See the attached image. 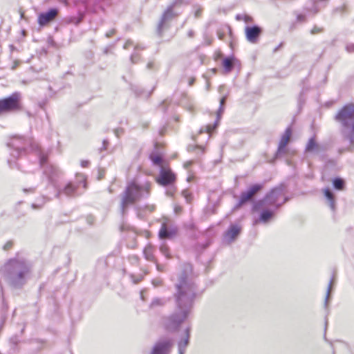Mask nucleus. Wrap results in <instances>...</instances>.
Wrapping results in <instances>:
<instances>
[{"label":"nucleus","mask_w":354,"mask_h":354,"mask_svg":"<svg viewBox=\"0 0 354 354\" xmlns=\"http://www.w3.org/2000/svg\"><path fill=\"white\" fill-rule=\"evenodd\" d=\"M76 177L77 180L76 183L69 181L63 187L57 185V188H55L56 189L55 197L59 199L62 194L69 198H75L81 195L82 193L79 192L80 185L82 184L84 189L87 187L86 177L84 174H77Z\"/></svg>","instance_id":"nucleus-6"},{"label":"nucleus","mask_w":354,"mask_h":354,"mask_svg":"<svg viewBox=\"0 0 354 354\" xmlns=\"http://www.w3.org/2000/svg\"><path fill=\"white\" fill-rule=\"evenodd\" d=\"M43 199L45 200L43 203H46V201H50V198L45 196H43Z\"/></svg>","instance_id":"nucleus-61"},{"label":"nucleus","mask_w":354,"mask_h":354,"mask_svg":"<svg viewBox=\"0 0 354 354\" xmlns=\"http://www.w3.org/2000/svg\"><path fill=\"white\" fill-rule=\"evenodd\" d=\"M222 65L225 73L232 71L234 65V58L233 57H227L223 59Z\"/></svg>","instance_id":"nucleus-25"},{"label":"nucleus","mask_w":354,"mask_h":354,"mask_svg":"<svg viewBox=\"0 0 354 354\" xmlns=\"http://www.w3.org/2000/svg\"><path fill=\"white\" fill-rule=\"evenodd\" d=\"M10 342L14 345H17L19 342V340L17 337H12L10 338Z\"/></svg>","instance_id":"nucleus-48"},{"label":"nucleus","mask_w":354,"mask_h":354,"mask_svg":"<svg viewBox=\"0 0 354 354\" xmlns=\"http://www.w3.org/2000/svg\"><path fill=\"white\" fill-rule=\"evenodd\" d=\"M26 142L27 140L24 137L16 136L12 137L10 141L8 142V146L13 149V151L11 152V156L13 158H18L21 153L25 151Z\"/></svg>","instance_id":"nucleus-11"},{"label":"nucleus","mask_w":354,"mask_h":354,"mask_svg":"<svg viewBox=\"0 0 354 354\" xmlns=\"http://www.w3.org/2000/svg\"><path fill=\"white\" fill-rule=\"evenodd\" d=\"M263 185L261 183H255L250 185L247 190L241 192L239 201L236 205L235 208H239L244 204L250 201H253L254 196L263 189Z\"/></svg>","instance_id":"nucleus-9"},{"label":"nucleus","mask_w":354,"mask_h":354,"mask_svg":"<svg viewBox=\"0 0 354 354\" xmlns=\"http://www.w3.org/2000/svg\"><path fill=\"white\" fill-rule=\"evenodd\" d=\"M145 259L148 261L156 262V259L153 254L151 247L149 246L144 249L143 251Z\"/></svg>","instance_id":"nucleus-30"},{"label":"nucleus","mask_w":354,"mask_h":354,"mask_svg":"<svg viewBox=\"0 0 354 354\" xmlns=\"http://www.w3.org/2000/svg\"><path fill=\"white\" fill-rule=\"evenodd\" d=\"M87 222L89 223V224H92L93 223V217L92 216H88L87 218Z\"/></svg>","instance_id":"nucleus-58"},{"label":"nucleus","mask_w":354,"mask_h":354,"mask_svg":"<svg viewBox=\"0 0 354 354\" xmlns=\"http://www.w3.org/2000/svg\"><path fill=\"white\" fill-rule=\"evenodd\" d=\"M334 120L338 123L342 138L348 142V146L340 148L339 154L354 150V104L348 103L343 106L336 113Z\"/></svg>","instance_id":"nucleus-3"},{"label":"nucleus","mask_w":354,"mask_h":354,"mask_svg":"<svg viewBox=\"0 0 354 354\" xmlns=\"http://www.w3.org/2000/svg\"><path fill=\"white\" fill-rule=\"evenodd\" d=\"M236 19H237V20H241V19H243V15H237L236 16Z\"/></svg>","instance_id":"nucleus-59"},{"label":"nucleus","mask_w":354,"mask_h":354,"mask_svg":"<svg viewBox=\"0 0 354 354\" xmlns=\"http://www.w3.org/2000/svg\"><path fill=\"white\" fill-rule=\"evenodd\" d=\"M326 147L323 145L319 144L316 141L315 136H313L309 138L305 147L306 153H310L315 156H319L322 158L324 156V154L326 152Z\"/></svg>","instance_id":"nucleus-12"},{"label":"nucleus","mask_w":354,"mask_h":354,"mask_svg":"<svg viewBox=\"0 0 354 354\" xmlns=\"http://www.w3.org/2000/svg\"><path fill=\"white\" fill-rule=\"evenodd\" d=\"M13 245V243L12 241H8L4 245H3V250H10Z\"/></svg>","instance_id":"nucleus-40"},{"label":"nucleus","mask_w":354,"mask_h":354,"mask_svg":"<svg viewBox=\"0 0 354 354\" xmlns=\"http://www.w3.org/2000/svg\"><path fill=\"white\" fill-rule=\"evenodd\" d=\"M176 179L175 174L169 167L162 166L160 169L159 175L156 178V182L161 186L167 187L173 185Z\"/></svg>","instance_id":"nucleus-10"},{"label":"nucleus","mask_w":354,"mask_h":354,"mask_svg":"<svg viewBox=\"0 0 354 354\" xmlns=\"http://www.w3.org/2000/svg\"><path fill=\"white\" fill-rule=\"evenodd\" d=\"M187 35H188V37H190V38L193 37H194V30H189V32H188V33H187Z\"/></svg>","instance_id":"nucleus-53"},{"label":"nucleus","mask_w":354,"mask_h":354,"mask_svg":"<svg viewBox=\"0 0 354 354\" xmlns=\"http://www.w3.org/2000/svg\"><path fill=\"white\" fill-rule=\"evenodd\" d=\"M156 264V268L158 271H160V272H162L163 271V266H161L160 265L159 263H158L157 261H156V262H154Z\"/></svg>","instance_id":"nucleus-49"},{"label":"nucleus","mask_w":354,"mask_h":354,"mask_svg":"<svg viewBox=\"0 0 354 354\" xmlns=\"http://www.w3.org/2000/svg\"><path fill=\"white\" fill-rule=\"evenodd\" d=\"M133 41H131V40L129 39V40H127V41L125 42V44H124V49H127V48H129V47H131V46H133Z\"/></svg>","instance_id":"nucleus-41"},{"label":"nucleus","mask_w":354,"mask_h":354,"mask_svg":"<svg viewBox=\"0 0 354 354\" xmlns=\"http://www.w3.org/2000/svg\"><path fill=\"white\" fill-rule=\"evenodd\" d=\"M283 46V43L279 44L274 50L273 52L276 53L281 46Z\"/></svg>","instance_id":"nucleus-54"},{"label":"nucleus","mask_w":354,"mask_h":354,"mask_svg":"<svg viewBox=\"0 0 354 354\" xmlns=\"http://www.w3.org/2000/svg\"><path fill=\"white\" fill-rule=\"evenodd\" d=\"M333 187L338 191H342L345 189V180L340 177H335L332 180Z\"/></svg>","instance_id":"nucleus-27"},{"label":"nucleus","mask_w":354,"mask_h":354,"mask_svg":"<svg viewBox=\"0 0 354 354\" xmlns=\"http://www.w3.org/2000/svg\"><path fill=\"white\" fill-rule=\"evenodd\" d=\"M115 33V29H111L109 31L106 32V34H105V36L107 37V38H110Z\"/></svg>","instance_id":"nucleus-44"},{"label":"nucleus","mask_w":354,"mask_h":354,"mask_svg":"<svg viewBox=\"0 0 354 354\" xmlns=\"http://www.w3.org/2000/svg\"><path fill=\"white\" fill-rule=\"evenodd\" d=\"M304 100L303 99V91L301 92V93L299 94V103L301 104V101H304Z\"/></svg>","instance_id":"nucleus-56"},{"label":"nucleus","mask_w":354,"mask_h":354,"mask_svg":"<svg viewBox=\"0 0 354 354\" xmlns=\"http://www.w3.org/2000/svg\"><path fill=\"white\" fill-rule=\"evenodd\" d=\"M21 95L19 92H15L10 96L0 100V115L4 113H10L19 111Z\"/></svg>","instance_id":"nucleus-8"},{"label":"nucleus","mask_w":354,"mask_h":354,"mask_svg":"<svg viewBox=\"0 0 354 354\" xmlns=\"http://www.w3.org/2000/svg\"><path fill=\"white\" fill-rule=\"evenodd\" d=\"M245 32L247 40L252 44H255L262 33V28L257 25L246 26Z\"/></svg>","instance_id":"nucleus-16"},{"label":"nucleus","mask_w":354,"mask_h":354,"mask_svg":"<svg viewBox=\"0 0 354 354\" xmlns=\"http://www.w3.org/2000/svg\"><path fill=\"white\" fill-rule=\"evenodd\" d=\"M192 161H187V162H185V164H184V167H185L186 169H187V168H189V167L192 165Z\"/></svg>","instance_id":"nucleus-52"},{"label":"nucleus","mask_w":354,"mask_h":354,"mask_svg":"<svg viewBox=\"0 0 354 354\" xmlns=\"http://www.w3.org/2000/svg\"><path fill=\"white\" fill-rule=\"evenodd\" d=\"M89 163L88 160H82L81 162V166L83 167H87L89 165Z\"/></svg>","instance_id":"nucleus-50"},{"label":"nucleus","mask_w":354,"mask_h":354,"mask_svg":"<svg viewBox=\"0 0 354 354\" xmlns=\"http://www.w3.org/2000/svg\"><path fill=\"white\" fill-rule=\"evenodd\" d=\"M241 232V227L236 224L230 225L228 230L225 232V238L229 243L234 241Z\"/></svg>","instance_id":"nucleus-21"},{"label":"nucleus","mask_w":354,"mask_h":354,"mask_svg":"<svg viewBox=\"0 0 354 354\" xmlns=\"http://www.w3.org/2000/svg\"><path fill=\"white\" fill-rule=\"evenodd\" d=\"M226 100H227V95H224L220 99V106L216 112V120L213 124H208L206 127V130H205L206 131L209 132V131H211L212 128H217V127L218 126L220 120H221V116L224 112V107H225Z\"/></svg>","instance_id":"nucleus-20"},{"label":"nucleus","mask_w":354,"mask_h":354,"mask_svg":"<svg viewBox=\"0 0 354 354\" xmlns=\"http://www.w3.org/2000/svg\"><path fill=\"white\" fill-rule=\"evenodd\" d=\"M167 304V299L164 298L156 297L151 301L149 308H156L158 307L164 306Z\"/></svg>","instance_id":"nucleus-28"},{"label":"nucleus","mask_w":354,"mask_h":354,"mask_svg":"<svg viewBox=\"0 0 354 354\" xmlns=\"http://www.w3.org/2000/svg\"><path fill=\"white\" fill-rule=\"evenodd\" d=\"M283 195L284 186L283 185L277 186L268 192L262 199L254 201L252 210L257 212L263 206H273L274 209H279L283 204L288 201V198L285 197L283 202L279 203V198Z\"/></svg>","instance_id":"nucleus-5"},{"label":"nucleus","mask_w":354,"mask_h":354,"mask_svg":"<svg viewBox=\"0 0 354 354\" xmlns=\"http://www.w3.org/2000/svg\"><path fill=\"white\" fill-rule=\"evenodd\" d=\"M159 250L160 251V252L168 259H171V255L170 254V252H169V246L166 244L165 242H163L160 244V247H159Z\"/></svg>","instance_id":"nucleus-31"},{"label":"nucleus","mask_w":354,"mask_h":354,"mask_svg":"<svg viewBox=\"0 0 354 354\" xmlns=\"http://www.w3.org/2000/svg\"><path fill=\"white\" fill-rule=\"evenodd\" d=\"M333 279H331L329 281V283H328V288H327V291H326V297H325V299H324V308L326 309V310L327 311V313H326V315L325 317V323H324V332L326 333V328H327V326H328V318H327V316L329 313V310H328V301H329V299H330V292H331V290H332V285H333Z\"/></svg>","instance_id":"nucleus-23"},{"label":"nucleus","mask_w":354,"mask_h":354,"mask_svg":"<svg viewBox=\"0 0 354 354\" xmlns=\"http://www.w3.org/2000/svg\"><path fill=\"white\" fill-rule=\"evenodd\" d=\"M150 160H151L152 163L155 166H160V167L162 166H164L163 164V158L160 155L158 154H151L149 156Z\"/></svg>","instance_id":"nucleus-29"},{"label":"nucleus","mask_w":354,"mask_h":354,"mask_svg":"<svg viewBox=\"0 0 354 354\" xmlns=\"http://www.w3.org/2000/svg\"><path fill=\"white\" fill-rule=\"evenodd\" d=\"M323 31V28L318 27L317 26H315L310 30V33L312 35H315L320 33Z\"/></svg>","instance_id":"nucleus-35"},{"label":"nucleus","mask_w":354,"mask_h":354,"mask_svg":"<svg viewBox=\"0 0 354 354\" xmlns=\"http://www.w3.org/2000/svg\"><path fill=\"white\" fill-rule=\"evenodd\" d=\"M274 216V211L267 208L261 210L259 214V221L263 223H268Z\"/></svg>","instance_id":"nucleus-24"},{"label":"nucleus","mask_w":354,"mask_h":354,"mask_svg":"<svg viewBox=\"0 0 354 354\" xmlns=\"http://www.w3.org/2000/svg\"><path fill=\"white\" fill-rule=\"evenodd\" d=\"M196 148L201 149H202V153H203V152H204L203 149L202 148V147L198 146V145H196V146H191V145H190V146H189V147H188V150H189V151H192V150H194V149H196Z\"/></svg>","instance_id":"nucleus-47"},{"label":"nucleus","mask_w":354,"mask_h":354,"mask_svg":"<svg viewBox=\"0 0 354 354\" xmlns=\"http://www.w3.org/2000/svg\"><path fill=\"white\" fill-rule=\"evenodd\" d=\"M150 187L151 185L148 182L143 185H139L134 181L129 183L121 194L122 214H124L126 209L130 205L134 204L143 198H147L149 195Z\"/></svg>","instance_id":"nucleus-4"},{"label":"nucleus","mask_w":354,"mask_h":354,"mask_svg":"<svg viewBox=\"0 0 354 354\" xmlns=\"http://www.w3.org/2000/svg\"><path fill=\"white\" fill-rule=\"evenodd\" d=\"M191 337V328L187 327L180 335L178 341V354H185L187 348L188 347L190 342Z\"/></svg>","instance_id":"nucleus-15"},{"label":"nucleus","mask_w":354,"mask_h":354,"mask_svg":"<svg viewBox=\"0 0 354 354\" xmlns=\"http://www.w3.org/2000/svg\"><path fill=\"white\" fill-rule=\"evenodd\" d=\"M84 17L83 12H79L76 16H70L65 18V22L68 24L78 25L81 23Z\"/></svg>","instance_id":"nucleus-26"},{"label":"nucleus","mask_w":354,"mask_h":354,"mask_svg":"<svg viewBox=\"0 0 354 354\" xmlns=\"http://www.w3.org/2000/svg\"><path fill=\"white\" fill-rule=\"evenodd\" d=\"M109 144V142L107 139H104L103 141H102V146L101 148H100V151L102 152V151H104V150H106L107 149V147Z\"/></svg>","instance_id":"nucleus-38"},{"label":"nucleus","mask_w":354,"mask_h":354,"mask_svg":"<svg viewBox=\"0 0 354 354\" xmlns=\"http://www.w3.org/2000/svg\"><path fill=\"white\" fill-rule=\"evenodd\" d=\"M144 48V47H142L140 45H136L134 47L135 50H143Z\"/></svg>","instance_id":"nucleus-55"},{"label":"nucleus","mask_w":354,"mask_h":354,"mask_svg":"<svg viewBox=\"0 0 354 354\" xmlns=\"http://www.w3.org/2000/svg\"><path fill=\"white\" fill-rule=\"evenodd\" d=\"M178 233V227L176 226H168L166 223H162L158 232L160 239H171Z\"/></svg>","instance_id":"nucleus-19"},{"label":"nucleus","mask_w":354,"mask_h":354,"mask_svg":"<svg viewBox=\"0 0 354 354\" xmlns=\"http://www.w3.org/2000/svg\"><path fill=\"white\" fill-rule=\"evenodd\" d=\"M243 20L245 23H250L253 21V19L252 17L245 15L243 16Z\"/></svg>","instance_id":"nucleus-46"},{"label":"nucleus","mask_w":354,"mask_h":354,"mask_svg":"<svg viewBox=\"0 0 354 354\" xmlns=\"http://www.w3.org/2000/svg\"><path fill=\"white\" fill-rule=\"evenodd\" d=\"M346 50L349 53H354V44H353V43L347 44L346 45Z\"/></svg>","instance_id":"nucleus-37"},{"label":"nucleus","mask_w":354,"mask_h":354,"mask_svg":"<svg viewBox=\"0 0 354 354\" xmlns=\"http://www.w3.org/2000/svg\"><path fill=\"white\" fill-rule=\"evenodd\" d=\"M292 135V129L290 127H288L279 140L278 148L275 153V157L278 158L281 153H283L286 150V147Z\"/></svg>","instance_id":"nucleus-18"},{"label":"nucleus","mask_w":354,"mask_h":354,"mask_svg":"<svg viewBox=\"0 0 354 354\" xmlns=\"http://www.w3.org/2000/svg\"><path fill=\"white\" fill-rule=\"evenodd\" d=\"M152 283L154 287H158L162 285V281L160 279H154L152 281Z\"/></svg>","instance_id":"nucleus-45"},{"label":"nucleus","mask_w":354,"mask_h":354,"mask_svg":"<svg viewBox=\"0 0 354 354\" xmlns=\"http://www.w3.org/2000/svg\"><path fill=\"white\" fill-rule=\"evenodd\" d=\"M39 165L43 169L44 174L47 177L49 183L57 188V181L62 176V171L55 165L48 163V157L46 155L39 153Z\"/></svg>","instance_id":"nucleus-7"},{"label":"nucleus","mask_w":354,"mask_h":354,"mask_svg":"<svg viewBox=\"0 0 354 354\" xmlns=\"http://www.w3.org/2000/svg\"><path fill=\"white\" fill-rule=\"evenodd\" d=\"M113 132H114V134L115 136L117 137V138H120L122 135L124 134V130L123 128H121V127H119V128H117V129H115L113 130Z\"/></svg>","instance_id":"nucleus-34"},{"label":"nucleus","mask_w":354,"mask_h":354,"mask_svg":"<svg viewBox=\"0 0 354 354\" xmlns=\"http://www.w3.org/2000/svg\"><path fill=\"white\" fill-rule=\"evenodd\" d=\"M201 9H197L195 12H194V15L196 17H199L201 16Z\"/></svg>","instance_id":"nucleus-51"},{"label":"nucleus","mask_w":354,"mask_h":354,"mask_svg":"<svg viewBox=\"0 0 354 354\" xmlns=\"http://www.w3.org/2000/svg\"><path fill=\"white\" fill-rule=\"evenodd\" d=\"M187 270V265L182 271L178 282L175 285V310L165 320V326L170 332H175L179 329L181 324L188 318L194 307L196 286L189 279Z\"/></svg>","instance_id":"nucleus-1"},{"label":"nucleus","mask_w":354,"mask_h":354,"mask_svg":"<svg viewBox=\"0 0 354 354\" xmlns=\"http://www.w3.org/2000/svg\"><path fill=\"white\" fill-rule=\"evenodd\" d=\"M194 81H195V79H194V78H191V79H189V86L193 85V84H194Z\"/></svg>","instance_id":"nucleus-60"},{"label":"nucleus","mask_w":354,"mask_h":354,"mask_svg":"<svg viewBox=\"0 0 354 354\" xmlns=\"http://www.w3.org/2000/svg\"><path fill=\"white\" fill-rule=\"evenodd\" d=\"M104 54H107V53H109V48H105V49L104 50Z\"/></svg>","instance_id":"nucleus-64"},{"label":"nucleus","mask_w":354,"mask_h":354,"mask_svg":"<svg viewBox=\"0 0 354 354\" xmlns=\"http://www.w3.org/2000/svg\"><path fill=\"white\" fill-rule=\"evenodd\" d=\"M140 58V55L138 53H134L131 55L130 60L132 64H136Z\"/></svg>","instance_id":"nucleus-33"},{"label":"nucleus","mask_w":354,"mask_h":354,"mask_svg":"<svg viewBox=\"0 0 354 354\" xmlns=\"http://www.w3.org/2000/svg\"><path fill=\"white\" fill-rule=\"evenodd\" d=\"M183 196L185 198L187 202L189 203L191 201V195L187 193V190H183L182 192Z\"/></svg>","instance_id":"nucleus-39"},{"label":"nucleus","mask_w":354,"mask_h":354,"mask_svg":"<svg viewBox=\"0 0 354 354\" xmlns=\"http://www.w3.org/2000/svg\"><path fill=\"white\" fill-rule=\"evenodd\" d=\"M131 258H132L133 261H134L136 262H137L138 260V258L136 256H133Z\"/></svg>","instance_id":"nucleus-62"},{"label":"nucleus","mask_w":354,"mask_h":354,"mask_svg":"<svg viewBox=\"0 0 354 354\" xmlns=\"http://www.w3.org/2000/svg\"><path fill=\"white\" fill-rule=\"evenodd\" d=\"M176 16H177V14H176L174 12V9L168 6L165 11L163 12L158 25L157 32L159 36H161L162 32L165 28L166 22L169 20L172 19Z\"/></svg>","instance_id":"nucleus-17"},{"label":"nucleus","mask_w":354,"mask_h":354,"mask_svg":"<svg viewBox=\"0 0 354 354\" xmlns=\"http://www.w3.org/2000/svg\"><path fill=\"white\" fill-rule=\"evenodd\" d=\"M147 68L149 70H152L155 68V63L153 61H150L147 64Z\"/></svg>","instance_id":"nucleus-42"},{"label":"nucleus","mask_w":354,"mask_h":354,"mask_svg":"<svg viewBox=\"0 0 354 354\" xmlns=\"http://www.w3.org/2000/svg\"><path fill=\"white\" fill-rule=\"evenodd\" d=\"M207 125H206V126H205V127H201V129H200V131H199V133H204V132H206V133H209V134H211V133H212V131L216 129V128H212V130H211V131L208 132V131H205V130H206V127H207ZM208 137H210V135H208Z\"/></svg>","instance_id":"nucleus-43"},{"label":"nucleus","mask_w":354,"mask_h":354,"mask_svg":"<svg viewBox=\"0 0 354 354\" xmlns=\"http://www.w3.org/2000/svg\"><path fill=\"white\" fill-rule=\"evenodd\" d=\"M306 21V16L304 14H297V21L305 22Z\"/></svg>","instance_id":"nucleus-36"},{"label":"nucleus","mask_w":354,"mask_h":354,"mask_svg":"<svg viewBox=\"0 0 354 354\" xmlns=\"http://www.w3.org/2000/svg\"><path fill=\"white\" fill-rule=\"evenodd\" d=\"M41 205H37V204H35V203H33V204H32V207L33 209H37V208H40V207H41Z\"/></svg>","instance_id":"nucleus-57"},{"label":"nucleus","mask_w":354,"mask_h":354,"mask_svg":"<svg viewBox=\"0 0 354 354\" xmlns=\"http://www.w3.org/2000/svg\"><path fill=\"white\" fill-rule=\"evenodd\" d=\"M324 194L327 200V204L330 207V209L335 212L336 209L335 204V196L334 192L330 188H326L324 189Z\"/></svg>","instance_id":"nucleus-22"},{"label":"nucleus","mask_w":354,"mask_h":354,"mask_svg":"<svg viewBox=\"0 0 354 354\" xmlns=\"http://www.w3.org/2000/svg\"><path fill=\"white\" fill-rule=\"evenodd\" d=\"M184 2L185 0H174L169 6L174 9L176 7L181 6Z\"/></svg>","instance_id":"nucleus-32"},{"label":"nucleus","mask_w":354,"mask_h":354,"mask_svg":"<svg viewBox=\"0 0 354 354\" xmlns=\"http://www.w3.org/2000/svg\"><path fill=\"white\" fill-rule=\"evenodd\" d=\"M59 10L57 8H51L46 12H41L38 16V24L40 26H45L54 21L58 15Z\"/></svg>","instance_id":"nucleus-14"},{"label":"nucleus","mask_w":354,"mask_h":354,"mask_svg":"<svg viewBox=\"0 0 354 354\" xmlns=\"http://www.w3.org/2000/svg\"><path fill=\"white\" fill-rule=\"evenodd\" d=\"M140 298L142 300L145 301V297H144L142 291L140 292Z\"/></svg>","instance_id":"nucleus-63"},{"label":"nucleus","mask_w":354,"mask_h":354,"mask_svg":"<svg viewBox=\"0 0 354 354\" xmlns=\"http://www.w3.org/2000/svg\"><path fill=\"white\" fill-rule=\"evenodd\" d=\"M172 346L173 342L170 338L159 339L153 345L150 354H169Z\"/></svg>","instance_id":"nucleus-13"},{"label":"nucleus","mask_w":354,"mask_h":354,"mask_svg":"<svg viewBox=\"0 0 354 354\" xmlns=\"http://www.w3.org/2000/svg\"><path fill=\"white\" fill-rule=\"evenodd\" d=\"M0 272L10 288L20 290L30 279L32 266L23 258H11L1 267Z\"/></svg>","instance_id":"nucleus-2"}]
</instances>
